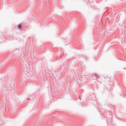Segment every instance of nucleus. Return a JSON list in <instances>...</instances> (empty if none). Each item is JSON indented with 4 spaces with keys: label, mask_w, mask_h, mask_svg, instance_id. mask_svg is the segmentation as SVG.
<instances>
[{
    "label": "nucleus",
    "mask_w": 126,
    "mask_h": 126,
    "mask_svg": "<svg viewBox=\"0 0 126 126\" xmlns=\"http://www.w3.org/2000/svg\"><path fill=\"white\" fill-rule=\"evenodd\" d=\"M93 75L94 76H95V77H96V80H97V81H98V82H100V81H99V76H98V74H97L96 73H94L93 74Z\"/></svg>",
    "instance_id": "nucleus-1"
},
{
    "label": "nucleus",
    "mask_w": 126,
    "mask_h": 126,
    "mask_svg": "<svg viewBox=\"0 0 126 126\" xmlns=\"http://www.w3.org/2000/svg\"><path fill=\"white\" fill-rule=\"evenodd\" d=\"M18 28L19 29H22V26L21 25V24H19V25H18Z\"/></svg>",
    "instance_id": "nucleus-2"
},
{
    "label": "nucleus",
    "mask_w": 126,
    "mask_h": 126,
    "mask_svg": "<svg viewBox=\"0 0 126 126\" xmlns=\"http://www.w3.org/2000/svg\"><path fill=\"white\" fill-rule=\"evenodd\" d=\"M64 40H65V41H66V38H65Z\"/></svg>",
    "instance_id": "nucleus-3"
},
{
    "label": "nucleus",
    "mask_w": 126,
    "mask_h": 126,
    "mask_svg": "<svg viewBox=\"0 0 126 126\" xmlns=\"http://www.w3.org/2000/svg\"><path fill=\"white\" fill-rule=\"evenodd\" d=\"M79 100H81V99H80V97H79Z\"/></svg>",
    "instance_id": "nucleus-4"
}]
</instances>
